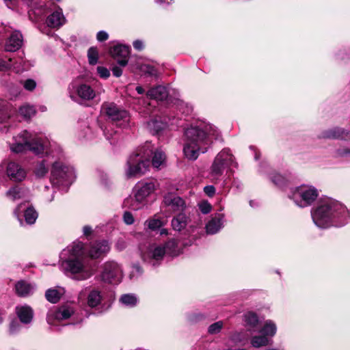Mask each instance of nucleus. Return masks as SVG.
I'll list each match as a JSON object with an SVG mask.
<instances>
[{
    "label": "nucleus",
    "mask_w": 350,
    "mask_h": 350,
    "mask_svg": "<svg viewBox=\"0 0 350 350\" xmlns=\"http://www.w3.org/2000/svg\"><path fill=\"white\" fill-rule=\"evenodd\" d=\"M84 244L75 241L60 254L61 266L67 275L77 281L86 280L95 271L94 265L85 256Z\"/></svg>",
    "instance_id": "1"
},
{
    "label": "nucleus",
    "mask_w": 350,
    "mask_h": 350,
    "mask_svg": "<svg viewBox=\"0 0 350 350\" xmlns=\"http://www.w3.org/2000/svg\"><path fill=\"white\" fill-rule=\"evenodd\" d=\"M219 132L210 124L191 126L185 131L183 153L187 159L195 161L200 153H205L213 140L218 139Z\"/></svg>",
    "instance_id": "2"
},
{
    "label": "nucleus",
    "mask_w": 350,
    "mask_h": 350,
    "mask_svg": "<svg viewBox=\"0 0 350 350\" xmlns=\"http://www.w3.org/2000/svg\"><path fill=\"white\" fill-rule=\"evenodd\" d=\"M312 220L320 228L341 227L350 221V211L340 202L332 198L323 200L311 212Z\"/></svg>",
    "instance_id": "3"
},
{
    "label": "nucleus",
    "mask_w": 350,
    "mask_h": 350,
    "mask_svg": "<svg viewBox=\"0 0 350 350\" xmlns=\"http://www.w3.org/2000/svg\"><path fill=\"white\" fill-rule=\"evenodd\" d=\"M10 148L14 153L30 150L36 154H46L58 158L62 154V149L55 142L42 139L26 130L14 137V142L10 144Z\"/></svg>",
    "instance_id": "4"
},
{
    "label": "nucleus",
    "mask_w": 350,
    "mask_h": 350,
    "mask_svg": "<svg viewBox=\"0 0 350 350\" xmlns=\"http://www.w3.org/2000/svg\"><path fill=\"white\" fill-rule=\"evenodd\" d=\"M153 145L146 142L131 154L126 162L125 174L127 178H137L144 175L149 169L150 158L152 155Z\"/></svg>",
    "instance_id": "5"
},
{
    "label": "nucleus",
    "mask_w": 350,
    "mask_h": 350,
    "mask_svg": "<svg viewBox=\"0 0 350 350\" xmlns=\"http://www.w3.org/2000/svg\"><path fill=\"white\" fill-rule=\"evenodd\" d=\"M179 250L178 242L175 239H171L163 245L153 243L142 253L144 261L155 267L159 265L163 256L167 254L172 256H178Z\"/></svg>",
    "instance_id": "6"
},
{
    "label": "nucleus",
    "mask_w": 350,
    "mask_h": 350,
    "mask_svg": "<svg viewBox=\"0 0 350 350\" xmlns=\"http://www.w3.org/2000/svg\"><path fill=\"white\" fill-rule=\"evenodd\" d=\"M235 157L229 148H224L215 156L209 169L208 178L217 183L221 181L225 169L237 167Z\"/></svg>",
    "instance_id": "7"
},
{
    "label": "nucleus",
    "mask_w": 350,
    "mask_h": 350,
    "mask_svg": "<svg viewBox=\"0 0 350 350\" xmlns=\"http://www.w3.org/2000/svg\"><path fill=\"white\" fill-rule=\"evenodd\" d=\"M68 94L72 101L80 104L91 101L96 96V90L81 78L75 79L70 83Z\"/></svg>",
    "instance_id": "8"
},
{
    "label": "nucleus",
    "mask_w": 350,
    "mask_h": 350,
    "mask_svg": "<svg viewBox=\"0 0 350 350\" xmlns=\"http://www.w3.org/2000/svg\"><path fill=\"white\" fill-rule=\"evenodd\" d=\"M75 178V174L72 167L59 161L53 163L51 175V183L53 187L67 189Z\"/></svg>",
    "instance_id": "9"
},
{
    "label": "nucleus",
    "mask_w": 350,
    "mask_h": 350,
    "mask_svg": "<svg viewBox=\"0 0 350 350\" xmlns=\"http://www.w3.org/2000/svg\"><path fill=\"white\" fill-rule=\"evenodd\" d=\"M156 185V181L152 180L138 182L135 187L134 198L125 200V206L135 211L139 210L146 198L154 192Z\"/></svg>",
    "instance_id": "10"
},
{
    "label": "nucleus",
    "mask_w": 350,
    "mask_h": 350,
    "mask_svg": "<svg viewBox=\"0 0 350 350\" xmlns=\"http://www.w3.org/2000/svg\"><path fill=\"white\" fill-rule=\"evenodd\" d=\"M319 196L318 191L310 185H301L291 189L288 196L299 207L311 205Z\"/></svg>",
    "instance_id": "11"
},
{
    "label": "nucleus",
    "mask_w": 350,
    "mask_h": 350,
    "mask_svg": "<svg viewBox=\"0 0 350 350\" xmlns=\"http://www.w3.org/2000/svg\"><path fill=\"white\" fill-rule=\"evenodd\" d=\"M101 111L117 126L126 127L129 126L130 116L127 111L119 107L114 103H104Z\"/></svg>",
    "instance_id": "12"
},
{
    "label": "nucleus",
    "mask_w": 350,
    "mask_h": 350,
    "mask_svg": "<svg viewBox=\"0 0 350 350\" xmlns=\"http://www.w3.org/2000/svg\"><path fill=\"white\" fill-rule=\"evenodd\" d=\"M5 172L12 181H23L27 176L25 170L17 162L5 159L0 163V174Z\"/></svg>",
    "instance_id": "13"
},
{
    "label": "nucleus",
    "mask_w": 350,
    "mask_h": 350,
    "mask_svg": "<svg viewBox=\"0 0 350 350\" xmlns=\"http://www.w3.org/2000/svg\"><path fill=\"white\" fill-rule=\"evenodd\" d=\"M122 277V269L116 262L109 261L103 265L100 278L104 282L118 284L121 282Z\"/></svg>",
    "instance_id": "14"
},
{
    "label": "nucleus",
    "mask_w": 350,
    "mask_h": 350,
    "mask_svg": "<svg viewBox=\"0 0 350 350\" xmlns=\"http://www.w3.org/2000/svg\"><path fill=\"white\" fill-rule=\"evenodd\" d=\"M75 315L74 307L70 304L62 305L52 312L47 318L49 324H55L54 321L66 320Z\"/></svg>",
    "instance_id": "15"
},
{
    "label": "nucleus",
    "mask_w": 350,
    "mask_h": 350,
    "mask_svg": "<svg viewBox=\"0 0 350 350\" xmlns=\"http://www.w3.org/2000/svg\"><path fill=\"white\" fill-rule=\"evenodd\" d=\"M111 56L117 60L120 66H125L128 64L130 55V47L124 44H116L109 51Z\"/></svg>",
    "instance_id": "16"
},
{
    "label": "nucleus",
    "mask_w": 350,
    "mask_h": 350,
    "mask_svg": "<svg viewBox=\"0 0 350 350\" xmlns=\"http://www.w3.org/2000/svg\"><path fill=\"white\" fill-rule=\"evenodd\" d=\"M23 212H24L23 216L26 224L31 225L36 222L38 216L36 211L31 206L26 208L25 204H21L15 209L14 214L21 225H23V221L21 219V213Z\"/></svg>",
    "instance_id": "17"
},
{
    "label": "nucleus",
    "mask_w": 350,
    "mask_h": 350,
    "mask_svg": "<svg viewBox=\"0 0 350 350\" xmlns=\"http://www.w3.org/2000/svg\"><path fill=\"white\" fill-rule=\"evenodd\" d=\"M163 203L173 212L182 213L185 208V201L174 193H169L164 196Z\"/></svg>",
    "instance_id": "18"
},
{
    "label": "nucleus",
    "mask_w": 350,
    "mask_h": 350,
    "mask_svg": "<svg viewBox=\"0 0 350 350\" xmlns=\"http://www.w3.org/2000/svg\"><path fill=\"white\" fill-rule=\"evenodd\" d=\"M110 250V246L107 241H96L90 245L88 253L90 258H98L106 254Z\"/></svg>",
    "instance_id": "19"
},
{
    "label": "nucleus",
    "mask_w": 350,
    "mask_h": 350,
    "mask_svg": "<svg viewBox=\"0 0 350 350\" xmlns=\"http://www.w3.org/2000/svg\"><path fill=\"white\" fill-rule=\"evenodd\" d=\"M66 18L60 8H57L56 10L48 16L46 20L48 27L51 28H59L66 23Z\"/></svg>",
    "instance_id": "20"
},
{
    "label": "nucleus",
    "mask_w": 350,
    "mask_h": 350,
    "mask_svg": "<svg viewBox=\"0 0 350 350\" xmlns=\"http://www.w3.org/2000/svg\"><path fill=\"white\" fill-rule=\"evenodd\" d=\"M319 137L321 139H332L350 137V132L342 128L334 127L322 131Z\"/></svg>",
    "instance_id": "21"
},
{
    "label": "nucleus",
    "mask_w": 350,
    "mask_h": 350,
    "mask_svg": "<svg viewBox=\"0 0 350 350\" xmlns=\"http://www.w3.org/2000/svg\"><path fill=\"white\" fill-rule=\"evenodd\" d=\"M23 44V36L21 32L14 31L7 40L5 50L8 52H14L18 50Z\"/></svg>",
    "instance_id": "22"
},
{
    "label": "nucleus",
    "mask_w": 350,
    "mask_h": 350,
    "mask_svg": "<svg viewBox=\"0 0 350 350\" xmlns=\"http://www.w3.org/2000/svg\"><path fill=\"white\" fill-rule=\"evenodd\" d=\"M104 300L103 293L96 288L90 291L86 297L87 306L91 308H96L101 306Z\"/></svg>",
    "instance_id": "23"
},
{
    "label": "nucleus",
    "mask_w": 350,
    "mask_h": 350,
    "mask_svg": "<svg viewBox=\"0 0 350 350\" xmlns=\"http://www.w3.org/2000/svg\"><path fill=\"white\" fill-rule=\"evenodd\" d=\"M224 216L223 214L215 215L206 225V232L214 234L218 232L224 226Z\"/></svg>",
    "instance_id": "24"
},
{
    "label": "nucleus",
    "mask_w": 350,
    "mask_h": 350,
    "mask_svg": "<svg viewBox=\"0 0 350 350\" xmlns=\"http://www.w3.org/2000/svg\"><path fill=\"white\" fill-rule=\"evenodd\" d=\"M36 290V286L25 280L18 281L15 285L16 294L20 297L31 295Z\"/></svg>",
    "instance_id": "25"
},
{
    "label": "nucleus",
    "mask_w": 350,
    "mask_h": 350,
    "mask_svg": "<svg viewBox=\"0 0 350 350\" xmlns=\"http://www.w3.org/2000/svg\"><path fill=\"white\" fill-rule=\"evenodd\" d=\"M168 95L169 91L167 88L163 85L152 88L146 94L148 98L157 100H163L167 98Z\"/></svg>",
    "instance_id": "26"
},
{
    "label": "nucleus",
    "mask_w": 350,
    "mask_h": 350,
    "mask_svg": "<svg viewBox=\"0 0 350 350\" xmlns=\"http://www.w3.org/2000/svg\"><path fill=\"white\" fill-rule=\"evenodd\" d=\"M167 126V123L161 120L160 117L150 120L146 122V129L152 135L159 134Z\"/></svg>",
    "instance_id": "27"
},
{
    "label": "nucleus",
    "mask_w": 350,
    "mask_h": 350,
    "mask_svg": "<svg viewBox=\"0 0 350 350\" xmlns=\"http://www.w3.org/2000/svg\"><path fill=\"white\" fill-rule=\"evenodd\" d=\"M16 314L21 323L25 324L30 323L33 317V312L28 306H21L16 308Z\"/></svg>",
    "instance_id": "28"
},
{
    "label": "nucleus",
    "mask_w": 350,
    "mask_h": 350,
    "mask_svg": "<svg viewBox=\"0 0 350 350\" xmlns=\"http://www.w3.org/2000/svg\"><path fill=\"white\" fill-rule=\"evenodd\" d=\"M28 193L29 191L27 189L19 186H14L11 187L6 192V196L10 200L15 201L16 200L25 198Z\"/></svg>",
    "instance_id": "29"
},
{
    "label": "nucleus",
    "mask_w": 350,
    "mask_h": 350,
    "mask_svg": "<svg viewBox=\"0 0 350 350\" xmlns=\"http://www.w3.org/2000/svg\"><path fill=\"white\" fill-rule=\"evenodd\" d=\"M259 332L261 334L271 339L276 334L277 326L271 320H267Z\"/></svg>",
    "instance_id": "30"
},
{
    "label": "nucleus",
    "mask_w": 350,
    "mask_h": 350,
    "mask_svg": "<svg viewBox=\"0 0 350 350\" xmlns=\"http://www.w3.org/2000/svg\"><path fill=\"white\" fill-rule=\"evenodd\" d=\"M187 224V218L183 213H178L172 220V226L173 229L177 231H180L182 229L185 228Z\"/></svg>",
    "instance_id": "31"
},
{
    "label": "nucleus",
    "mask_w": 350,
    "mask_h": 350,
    "mask_svg": "<svg viewBox=\"0 0 350 350\" xmlns=\"http://www.w3.org/2000/svg\"><path fill=\"white\" fill-rule=\"evenodd\" d=\"M153 154L154 155L152 160V166L155 168L159 169L165 163L166 159L165 154L161 149H156L154 150V147L152 154Z\"/></svg>",
    "instance_id": "32"
},
{
    "label": "nucleus",
    "mask_w": 350,
    "mask_h": 350,
    "mask_svg": "<svg viewBox=\"0 0 350 350\" xmlns=\"http://www.w3.org/2000/svg\"><path fill=\"white\" fill-rule=\"evenodd\" d=\"M244 321L250 330L254 329L259 323L258 315L254 312H247L244 314Z\"/></svg>",
    "instance_id": "33"
},
{
    "label": "nucleus",
    "mask_w": 350,
    "mask_h": 350,
    "mask_svg": "<svg viewBox=\"0 0 350 350\" xmlns=\"http://www.w3.org/2000/svg\"><path fill=\"white\" fill-rule=\"evenodd\" d=\"M272 340L269 339L266 336L261 334L260 336H254L251 338V345L255 348L265 347L271 343Z\"/></svg>",
    "instance_id": "34"
},
{
    "label": "nucleus",
    "mask_w": 350,
    "mask_h": 350,
    "mask_svg": "<svg viewBox=\"0 0 350 350\" xmlns=\"http://www.w3.org/2000/svg\"><path fill=\"white\" fill-rule=\"evenodd\" d=\"M120 301L127 307H134L137 305L138 299L134 294H124L120 298Z\"/></svg>",
    "instance_id": "35"
},
{
    "label": "nucleus",
    "mask_w": 350,
    "mask_h": 350,
    "mask_svg": "<svg viewBox=\"0 0 350 350\" xmlns=\"http://www.w3.org/2000/svg\"><path fill=\"white\" fill-rule=\"evenodd\" d=\"M163 225V223L161 219L156 217L150 218L144 222L145 229H149L152 231L160 228Z\"/></svg>",
    "instance_id": "36"
},
{
    "label": "nucleus",
    "mask_w": 350,
    "mask_h": 350,
    "mask_svg": "<svg viewBox=\"0 0 350 350\" xmlns=\"http://www.w3.org/2000/svg\"><path fill=\"white\" fill-rule=\"evenodd\" d=\"M48 164L46 163V161L42 160L37 163L34 170V174L37 178H40L44 177L48 173Z\"/></svg>",
    "instance_id": "37"
},
{
    "label": "nucleus",
    "mask_w": 350,
    "mask_h": 350,
    "mask_svg": "<svg viewBox=\"0 0 350 350\" xmlns=\"http://www.w3.org/2000/svg\"><path fill=\"white\" fill-rule=\"evenodd\" d=\"M19 113L25 118H31L36 114L34 106L25 104L19 108Z\"/></svg>",
    "instance_id": "38"
},
{
    "label": "nucleus",
    "mask_w": 350,
    "mask_h": 350,
    "mask_svg": "<svg viewBox=\"0 0 350 350\" xmlns=\"http://www.w3.org/2000/svg\"><path fill=\"white\" fill-rule=\"evenodd\" d=\"M62 293L57 289L50 288L45 293L46 299L51 303L55 304L59 301Z\"/></svg>",
    "instance_id": "39"
},
{
    "label": "nucleus",
    "mask_w": 350,
    "mask_h": 350,
    "mask_svg": "<svg viewBox=\"0 0 350 350\" xmlns=\"http://www.w3.org/2000/svg\"><path fill=\"white\" fill-rule=\"evenodd\" d=\"M88 62L90 65H95L98 59V51L96 47H90L88 51Z\"/></svg>",
    "instance_id": "40"
},
{
    "label": "nucleus",
    "mask_w": 350,
    "mask_h": 350,
    "mask_svg": "<svg viewBox=\"0 0 350 350\" xmlns=\"http://www.w3.org/2000/svg\"><path fill=\"white\" fill-rule=\"evenodd\" d=\"M271 181L277 186L282 187L286 185L287 179L280 174H273L271 177Z\"/></svg>",
    "instance_id": "41"
},
{
    "label": "nucleus",
    "mask_w": 350,
    "mask_h": 350,
    "mask_svg": "<svg viewBox=\"0 0 350 350\" xmlns=\"http://www.w3.org/2000/svg\"><path fill=\"white\" fill-rule=\"evenodd\" d=\"M143 273V269L139 264H133L129 274L131 280H136Z\"/></svg>",
    "instance_id": "42"
},
{
    "label": "nucleus",
    "mask_w": 350,
    "mask_h": 350,
    "mask_svg": "<svg viewBox=\"0 0 350 350\" xmlns=\"http://www.w3.org/2000/svg\"><path fill=\"white\" fill-rule=\"evenodd\" d=\"M142 71L149 76L157 77L158 75V71L157 68L150 64H144L141 67Z\"/></svg>",
    "instance_id": "43"
},
{
    "label": "nucleus",
    "mask_w": 350,
    "mask_h": 350,
    "mask_svg": "<svg viewBox=\"0 0 350 350\" xmlns=\"http://www.w3.org/2000/svg\"><path fill=\"white\" fill-rule=\"evenodd\" d=\"M21 83L23 85L25 90L31 92L36 88V82L31 79H26L25 81H21Z\"/></svg>",
    "instance_id": "44"
},
{
    "label": "nucleus",
    "mask_w": 350,
    "mask_h": 350,
    "mask_svg": "<svg viewBox=\"0 0 350 350\" xmlns=\"http://www.w3.org/2000/svg\"><path fill=\"white\" fill-rule=\"evenodd\" d=\"M223 327L222 321H217L208 327V333L215 334L219 333Z\"/></svg>",
    "instance_id": "45"
},
{
    "label": "nucleus",
    "mask_w": 350,
    "mask_h": 350,
    "mask_svg": "<svg viewBox=\"0 0 350 350\" xmlns=\"http://www.w3.org/2000/svg\"><path fill=\"white\" fill-rule=\"evenodd\" d=\"M199 209L203 214L208 213L211 210V205L206 201H203L198 204Z\"/></svg>",
    "instance_id": "46"
},
{
    "label": "nucleus",
    "mask_w": 350,
    "mask_h": 350,
    "mask_svg": "<svg viewBox=\"0 0 350 350\" xmlns=\"http://www.w3.org/2000/svg\"><path fill=\"white\" fill-rule=\"evenodd\" d=\"M97 72L98 75L103 79H107L110 76L109 70L104 66H98Z\"/></svg>",
    "instance_id": "47"
},
{
    "label": "nucleus",
    "mask_w": 350,
    "mask_h": 350,
    "mask_svg": "<svg viewBox=\"0 0 350 350\" xmlns=\"http://www.w3.org/2000/svg\"><path fill=\"white\" fill-rule=\"evenodd\" d=\"M123 221L126 224L131 225L134 223L135 219L131 213L126 211L123 215Z\"/></svg>",
    "instance_id": "48"
},
{
    "label": "nucleus",
    "mask_w": 350,
    "mask_h": 350,
    "mask_svg": "<svg viewBox=\"0 0 350 350\" xmlns=\"http://www.w3.org/2000/svg\"><path fill=\"white\" fill-rule=\"evenodd\" d=\"M12 58H9L8 62L0 59V70H4L9 68L12 65Z\"/></svg>",
    "instance_id": "49"
},
{
    "label": "nucleus",
    "mask_w": 350,
    "mask_h": 350,
    "mask_svg": "<svg viewBox=\"0 0 350 350\" xmlns=\"http://www.w3.org/2000/svg\"><path fill=\"white\" fill-rule=\"evenodd\" d=\"M109 35L108 33L105 31H100L97 33L96 35V39L99 42H103L108 39Z\"/></svg>",
    "instance_id": "50"
},
{
    "label": "nucleus",
    "mask_w": 350,
    "mask_h": 350,
    "mask_svg": "<svg viewBox=\"0 0 350 350\" xmlns=\"http://www.w3.org/2000/svg\"><path fill=\"white\" fill-rule=\"evenodd\" d=\"M204 193L209 197H212L215 193V188L213 185H207L204 187Z\"/></svg>",
    "instance_id": "51"
},
{
    "label": "nucleus",
    "mask_w": 350,
    "mask_h": 350,
    "mask_svg": "<svg viewBox=\"0 0 350 350\" xmlns=\"http://www.w3.org/2000/svg\"><path fill=\"white\" fill-rule=\"evenodd\" d=\"M133 45L134 49L137 51H142L144 47V42L140 40H135Z\"/></svg>",
    "instance_id": "52"
},
{
    "label": "nucleus",
    "mask_w": 350,
    "mask_h": 350,
    "mask_svg": "<svg viewBox=\"0 0 350 350\" xmlns=\"http://www.w3.org/2000/svg\"><path fill=\"white\" fill-rule=\"evenodd\" d=\"M337 154L340 157H346L350 154V149L340 148L337 150Z\"/></svg>",
    "instance_id": "53"
},
{
    "label": "nucleus",
    "mask_w": 350,
    "mask_h": 350,
    "mask_svg": "<svg viewBox=\"0 0 350 350\" xmlns=\"http://www.w3.org/2000/svg\"><path fill=\"white\" fill-rule=\"evenodd\" d=\"M107 129L103 130V133L106 137V139L109 141L111 144H114L116 143V139H113L112 137V133L109 134Z\"/></svg>",
    "instance_id": "54"
},
{
    "label": "nucleus",
    "mask_w": 350,
    "mask_h": 350,
    "mask_svg": "<svg viewBox=\"0 0 350 350\" xmlns=\"http://www.w3.org/2000/svg\"><path fill=\"white\" fill-rule=\"evenodd\" d=\"M126 242L123 239L118 240V241L116 244V247L117 250H118L119 251L124 250L126 247Z\"/></svg>",
    "instance_id": "55"
},
{
    "label": "nucleus",
    "mask_w": 350,
    "mask_h": 350,
    "mask_svg": "<svg viewBox=\"0 0 350 350\" xmlns=\"http://www.w3.org/2000/svg\"><path fill=\"white\" fill-rule=\"evenodd\" d=\"M112 72H113V76H115L116 77H119L122 74V70L120 67L115 66L112 68Z\"/></svg>",
    "instance_id": "56"
},
{
    "label": "nucleus",
    "mask_w": 350,
    "mask_h": 350,
    "mask_svg": "<svg viewBox=\"0 0 350 350\" xmlns=\"http://www.w3.org/2000/svg\"><path fill=\"white\" fill-rule=\"evenodd\" d=\"M83 234L86 237L90 235L92 232V227L90 226H85L83 228Z\"/></svg>",
    "instance_id": "57"
},
{
    "label": "nucleus",
    "mask_w": 350,
    "mask_h": 350,
    "mask_svg": "<svg viewBox=\"0 0 350 350\" xmlns=\"http://www.w3.org/2000/svg\"><path fill=\"white\" fill-rule=\"evenodd\" d=\"M10 94L13 97L16 98L21 94V91L18 90L11 89Z\"/></svg>",
    "instance_id": "58"
},
{
    "label": "nucleus",
    "mask_w": 350,
    "mask_h": 350,
    "mask_svg": "<svg viewBox=\"0 0 350 350\" xmlns=\"http://www.w3.org/2000/svg\"><path fill=\"white\" fill-rule=\"evenodd\" d=\"M232 185H233V187H235L238 189H241L242 187L241 183L239 181L236 180H234L233 181Z\"/></svg>",
    "instance_id": "59"
},
{
    "label": "nucleus",
    "mask_w": 350,
    "mask_h": 350,
    "mask_svg": "<svg viewBox=\"0 0 350 350\" xmlns=\"http://www.w3.org/2000/svg\"><path fill=\"white\" fill-rule=\"evenodd\" d=\"M15 324H17V323L12 322L10 325V332L12 333L17 330L16 327H15Z\"/></svg>",
    "instance_id": "60"
},
{
    "label": "nucleus",
    "mask_w": 350,
    "mask_h": 350,
    "mask_svg": "<svg viewBox=\"0 0 350 350\" xmlns=\"http://www.w3.org/2000/svg\"><path fill=\"white\" fill-rule=\"evenodd\" d=\"M135 90L139 94H142L144 93V90L141 86H137Z\"/></svg>",
    "instance_id": "61"
},
{
    "label": "nucleus",
    "mask_w": 350,
    "mask_h": 350,
    "mask_svg": "<svg viewBox=\"0 0 350 350\" xmlns=\"http://www.w3.org/2000/svg\"><path fill=\"white\" fill-rule=\"evenodd\" d=\"M168 234L167 230L165 228H162L160 230V234L161 235H167Z\"/></svg>",
    "instance_id": "62"
},
{
    "label": "nucleus",
    "mask_w": 350,
    "mask_h": 350,
    "mask_svg": "<svg viewBox=\"0 0 350 350\" xmlns=\"http://www.w3.org/2000/svg\"><path fill=\"white\" fill-rule=\"evenodd\" d=\"M53 198H54V196H53V195H52L51 198H46V201L50 202L53 200Z\"/></svg>",
    "instance_id": "63"
},
{
    "label": "nucleus",
    "mask_w": 350,
    "mask_h": 350,
    "mask_svg": "<svg viewBox=\"0 0 350 350\" xmlns=\"http://www.w3.org/2000/svg\"><path fill=\"white\" fill-rule=\"evenodd\" d=\"M83 293H82V292H81V293H79V299L81 301H82V299H83Z\"/></svg>",
    "instance_id": "64"
}]
</instances>
